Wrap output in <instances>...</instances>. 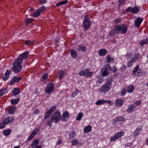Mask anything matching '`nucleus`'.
<instances>
[{
  "mask_svg": "<svg viewBox=\"0 0 148 148\" xmlns=\"http://www.w3.org/2000/svg\"><path fill=\"white\" fill-rule=\"evenodd\" d=\"M127 27L124 25L121 24L116 26L113 29L112 32L110 33L109 35L112 36L118 33L125 34L127 32Z\"/></svg>",
  "mask_w": 148,
  "mask_h": 148,
  "instance_id": "f257e3e1",
  "label": "nucleus"
},
{
  "mask_svg": "<svg viewBox=\"0 0 148 148\" xmlns=\"http://www.w3.org/2000/svg\"><path fill=\"white\" fill-rule=\"evenodd\" d=\"M22 62L16 60L12 64V69L13 72L17 73L21 71L22 68Z\"/></svg>",
  "mask_w": 148,
  "mask_h": 148,
  "instance_id": "f03ea898",
  "label": "nucleus"
},
{
  "mask_svg": "<svg viewBox=\"0 0 148 148\" xmlns=\"http://www.w3.org/2000/svg\"><path fill=\"white\" fill-rule=\"evenodd\" d=\"M91 24L89 16L87 15H86L84 17L82 24L84 29L86 31L90 27Z\"/></svg>",
  "mask_w": 148,
  "mask_h": 148,
  "instance_id": "7ed1b4c3",
  "label": "nucleus"
},
{
  "mask_svg": "<svg viewBox=\"0 0 148 148\" xmlns=\"http://www.w3.org/2000/svg\"><path fill=\"white\" fill-rule=\"evenodd\" d=\"M140 57V54L138 53H135L134 54L133 56L129 61L128 62L127 66L129 67H131L132 66V63L136 62Z\"/></svg>",
  "mask_w": 148,
  "mask_h": 148,
  "instance_id": "20e7f679",
  "label": "nucleus"
},
{
  "mask_svg": "<svg viewBox=\"0 0 148 148\" xmlns=\"http://www.w3.org/2000/svg\"><path fill=\"white\" fill-rule=\"evenodd\" d=\"M61 119V116L60 112L56 111L53 114L51 117V119L52 122L55 123L59 121Z\"/></svg>",
  "mask_w": 148,
  "mask_h": 148,
  "instance_id": "39448f33",
  "label": "nucleus"
},
{
  "mask_svg": "<svg viewBox=\"0 0 148 148\" xmlns=\"http://www.w3.org/2000/svg\"><path fill=\"white\" fill-rule=\"evenodd\" d=\"M54 85L51 82L49 83L45 89V92L46 93L50 94L54 90Z\"/></svg>",
  "mask_w": 148,
  "mask_h": 148,
  "instance_id": "423d86ee",
  "label": "nucleus"
},
{
  "mask_svg": "<svg viewBox=\"0 0 148 148\" xmlns=\"http://www.w3.org/2000/svg\"><path fill=\"white\" fill-rule=\"evenodd\" d=\"M29 52L28 51H26L23 53L21 54L18 56L16 60L21 62H22V63L23 62V60H25L29 56Z\"/></svg>",
  "mask_w": 148,
  "mask_h": 148,
  "instance_id": "0eeeda50",
  "label": "nucleus"
},
{
  "mask_svg": "<svg viewBox=\"0 0 148 148\" xmlns=\"http://www.w3.org/2000/svg\"><path fill=\"white\" fill-rule=\"evenodd\" d=\"M124 134V132L123 131L118 132L115 134L113 136L111 137L110 139L111 142H113L117 140L123 136Z\"/></svg>",
  "mask_w": 148,
  "mask_h": 148,
  "instance_id": "6e6552de",
  "label": "nucleus"
},
{
  "mask_svg": "<svg viewBox=\"0 0 148 148\" xmlns=\"http://www.w3.org/2000/svg\"><path fill=\"white\" fill-rule=\"evenodd\" d=\"M139 65H138L133 71L132 74L134 75L139 76L142 75L143 71L142 69H139Z\"/></svg>",
  "mask_w": 148,
  "mask_h": 148,
  "instance_id": "1a4fd4ad",
  "label": "nucleus"
},
{
  "mask_svg": "<svg viewBox=\"0 0 148 148\" xmlns=\"http://www.w3.org/2000/svg\"><path fill=\"white\" fill-rule=\"evenodd\" d=\"M111 88V87L105 83L103 85L99 90L101 92L104 93L108 92Z\"/></svg>",
  "mask_w": 148,
  "mask_h": 148,
  "instance_id": "9d476101",
  "label": "nucleus"
},
{
  "mask_svg": "<svg viewBox=\"0 0 148 148\" xmlns=\"http://www.w3.org/2000/svg\"><path fill=\"white\" fill-rule=\"evenodd\" d=\"M12 71L10 70H7L5 73L2 75V78L4 81H6L9 77V75L12 74Z\"/></svg>",
  "mask_w": 148,
  "mask_h": 148,
  "instance_id": "9b49d317",
  "label": "nucleus"
},
{
  "mask_svg": "<svg viewBox=\"0 0 148 148\" xmlns=\"http://www.w3.org/2000/svg\"><path fill=\"white\" fill-rule=\"evenodd\" d=\"M69 115L68 112L67 111H65L62 116V121L64 122H66L69 119Z\"/></svg>",
  "mask_w": 148,
  "mask_h": 148,
  "instance_id": "f8f14e48",
  "label": "nucleus"
},
{
  "mask_svg": "<svg viewBox=\"0 0 148 148\" xmlns=\"http://www.w3.org/2000/svg\"><path fill=\"white\" fill-rule=\"evenodd\" d=\"M107 103L108 104H110L111 101H110L105 100L103 99H100L98 100L95 103L97 105H101Z\"/></svg>",
  "mask_w": 148,
  "mask_h": 148,
  "instance_id": "ddd939ff",
  "label": "nucleus"
},
{
  "mask_svg": "<svg viewBox=\"0 0 148 148\" xmlns=\"http://www.w3.org/2000/svg\"><path fill=\"white\" fill-rule=\"evenodd\" d=\"M14 119L12 117L10 116L5 118L3 121V123L5 124H8L12 123Z\"/></svg>",
  "mask_w": 148,
  "mask_h": 148,
  "instance_id": "4468645a",
  "label": "nucleus"
},
{
  "mask_svg": "<svg viewBox=\"0 0 148 148\" xmlns=\"http://www.w3.org/2000/svg\"><path fill=\"white\" fill-rule=\"evenodd\" d=\"M21 79L22 78L21 77L16 76L14 77L10 82V84L12 85L15 82H19Z\"/></svg>",
  "mask_w": 148,
  "mask_h": 148,
  "instance_id": "2eb2a0df",
  "label": "nucleus"
},
{
  "mask_svg": "<svg viewBox=\"0 0 148 148\" xmlns=\"http://www.w3.org/2000/svg\"><path fill=\"white\" fill-rule=\"evenodd\" d=\"M136 109V108L134 105L131 104L128 107L127 110V112L131 113L135 111Z\"/></svg>",
  "mask_w": 148,
  "mask_h": 148,
  "instance_id": "dca6fc26",
  "label": "nucleus"
},
{
  "mask_svg": "<svg viewBox=\"0 0 148 148\" xmlns=\"http://www.w3.org/2000/svg\"><path fill=\"white\" fill-rule=\"evenodd\" d=\"M143 19L141 18L138 17L135 20L134 22L135 26L137 27H139Z\"/></svg>",
  "mask_w": 148,
  "mask_h": 148,
  "instance_id": "f3484780",
  "label": "nucleus"
},
{
  "mask_svg": "<svg viewBox=\"0 0 148 148\" xmlns=\"http://www.w3.org/2000/svg\"><path fill=\"white\" fill-rule=\"evenodd\" d=\"M108 70L103 68H102L101 71V74L102 76H107L109 74Z\"/></svg>",
  "mask_w": 148,
  "mask_h": 148,
  "instance_id": "a211bd4d",
  "label": "nucleus"
},
{
  "mask_svg": "<svg viewBox=\"0 0 148 148\" xmlns=\"http://www.w3.org/2000/svg\"><path fill=\"white\" fill-rule=\"evenodd\" d=\"M123 101L121 99H117L115 103V105L116 106H121L123 104Z\"/></svg>",
  "mask_w": 148,
  "mask_h": 148,
  "instance_id": "6ab92c4d",
  "label": "nucleus"
},
{
  "mask_svg": "<svg viewBox=\"0 0 148 148\" xmlns=\"http://www.w3.org/2000/svg\"><path fill=\"white\" fill-rule=\"evenodd\" d=\"M64 72L62 70H60L58 73V77L60 79H62L64 77Z\"/></svg>",
  "mask_w": 148,
  "mask_h": 148,
  "instance_id": "aec40b11",
  "label": "nucleus"
},
{
  "mask_svg": "<svg viewBox=\"0 0 148 148\" xmlns=\"http://www.w3.org/2000/svg\"><path fill=\"white\" fill-rule=\"evenodd\" d=\"M107 53V51L104 49H101L99 52V55L101 56H105Z\"/></svg>",
  "mask_w": 148,
  "mask_h": 148,
  "instance_id": "412c9836",
  "label": "nucleus"
},
{
  "mask_svg": "<svg viewBox=\"0 0 148 148\" xmlns=\"http://www.w3.org/2000/svg\"><path fill=\"white\" fill-rule=\"evenodd\" d=\"M142 129L141 127H137L134 133V136H138L140 133V130H142Z\"/></svg>",
  "mask_w": 148,
  "mask_h": 148,
  "instance_id": "4be33fe9",
  "label": "nucleus"
},
{
  "mask_svg": "<svg viewBox=\"0 0 148 148\" xmlns=\"http://www.w3.org/2000/svg\"><path fill=\"white\" fill-rule=\"evenodd\" d=\"M39 141L38 139L34 140L31 145V148H35L38 144Z\"/></svg>",
  "mask_w": 148,
  "mask_h": 148,
  "instance_id": "5701e85b",
  "label": "nucleus"
},
{
  "mask_svg": "<svg viewBox=\"0 0 148 148\" xmlns=\"http://www.w3.org/2000/svg\"><path fill=\"white\" fill-rule=\"evenodd\" d=\"M71 55L72 57L73 58L77 57V54L76 51L72 49L71 51Z\"/></svg>",
  "mask_w": 148,
  "mask_h": 148,
  "instance_id": "b1692460",
  "label": "nucleus"
},
{
  "mask_svg": "<svg viewBox=\"0 0 148 148\" xmlns=\"http://www.w3.org/2000/svg\"><path fill=\"white\" fill-rule=\"evenodd\" d=\"M20 92V90L18 88H14V90L12 91L13 95H17L19 94Z\"/></svg>",
  "mask_w": 148,
  "mask_h": 148,
  "instance_id": "393cba45",
  "label": "nucleus"
},
{
  "mask_svg": "<svg viewBox=\"0 0 148 148\" xmlns=\"http://www.w3.org/2000/svg\"><path fill=\"white\" fill-rule=\"evenodd\" d=\"M16 109V107H13L10 108L8 110L9 114H13Z\"/></svg>",
  "mask_w": 148,
  "mask_h": 148,
  "instance_id": "a878e982",
  "label": "nucleus"
},
{
  "mask_svg": "<svg viewBox=\"0 0 148 148\" xmlns=\"http://www.w3.org/2000/svg\"><path fill=\"white\" fill-rule=\"evenodd\" d=\"M91 129L92 127L90 125H88L85 127L84 129V132L85 133H88L91 131Z\"/></svg>",
  "mask_w": 148,
  "mask_h": 148,
  "instance_id": "bb28decb",
  "label": "nucleus"
},
{
  "mask_svg": "<svg viewBox=\"0 0 148 148\" xmlns=\"http://www.w3.org/2000/svg\"><path fill=\"white\" fill-rule=\"evenodd\" d=\"M86 49V47L82 45H79L78 47V51H85Z\"/></svg>",
  "mask_w": 148,
  "mask_h": 148,
  "instance_id": "cd10ccee",
  "label": "nucleus"
},
{
  "mask_svg": "<svg viewBox=\"0 0 148 148\" xmlns=\"http://www.w3.org/2000/svg\"><path fill=\"white\" fill-rule=\"evenodd\" d=\"M134 90V87L133 85L129 86L127 88V90L128 92L132 93L133 92Z\"/></svg>",
  "mask_w": 148,
  "mask_h": 148,
  "instance_id": "c85d7f7f",
  "label": "nucleus"
},
{
  "mask_svg": "<svg viewBox=\"0 0 148 148\" xmlns=\"http://www.w3.org/2000/svg\"><path fill=\"white\" fill-rule=\"evenodd\" d=\"M70 139L73 138L76 136V133L75 131H72L69 134Z\"/></svg>",
  "mask_w": 148,
  "mask_h": 148,
  "instance_id": "c756f323",
  "label": "nucleus"
},
{
  "mask_svg": "<svg viewBox=\"0 0 148 148\" xmlns=\"http://www.w3.org/2000/svg\"><path fill=\"white\" fill-rule=\"evenodd\" d=\"M106 60L108 63L114 62V59L111 57V56L108 55L107 56L106 58Z\"/></svg>",
  "mask_w": 148,
  "mask_h": 148,
  "instance_id": "7c9ffc66",
  "label": "nucleus"
},
{
  "mask_svg": "<svg viewBox=\"0 0 148 148\" xmlns=\"http://www.w3.org/2000/svg\"><path fill=\"white\" fill-rule=\"evenodd\" d=\"M148 42V38H146L142 40L140 42V45L143 46Z\"/></svg>",
  "mask_w": 148,
  "mask_h": 148,
  "instance_id": "2f4dec72",
  "label": "nucleus"
},
{
  "mask_svg": "<svg viewBox=\"0 0 148 148\" xmlns=\"http://www.w3.org/2000/svg\"><path fill=\"white\" fill-rule=\"evenodd\" d=\"M11 132V130L10 129H9L4 130L3 132V134L5 136H7L10 134Z\"/></svg>",
  "mask_w": 148,
  "mask_h": 148,
  "instance_id": "473e14b6",
  "label": "nucleus"
},
{
  "mask_svg": "<svg viewBox=\"0 0 148 148\" xmlns=\"http://www.w3.org/2000/svg\"><path fill=\"white\" fill-rule=\"evenodd\" d=\"M20 100V98H19L17 99H13L11 101V103L13 105L16 104Z\"/></svg>",
  "mask_w": 148,
  "mask_h": 148,
  "instance_id": "72a5a7b5",
  "label": "nucleus"
},
{
  "mask_svg": "<svg viewBox=\"0 0 148 148\" xmlns=\"http://www.w3.org/2000/svg\"><path fill=\"white\" fill-rule=\"evenodd\" d=\"M68 1L67 0L64 1L60 2L56 4V6L57 7H59L62 5H64L68 3Z\"/></svg>",
  "mask_w": 148,
  "mask_h": 148,
  "instance_id": "f704fd0d",
  "label": "nucleus"
},
{
  "mask_svg": "<svg viewBox=\"0 0 148 148\" xmlns=\"http://www.w3.org/2000/svg\"><path fill=\"white\" fill-rule=\"evenodd\" d=\"M68 1L67 0L64 1L60 2L56 4V6L57 7H59L62 5H64L68 3Z\"/></svg>",
  "mask_w": 148,
  "mask_h": 148,
  "instance_id": "c9c22d12",
  "label": "nucleus"
},
{
  "mask_svg": "<svg viewBox=\"0 0 148 148\" xmlns=\"http://www.w3.org/2000/svg\"><path fill=\"white\" fill-rule=\"evenodd\" d=\"M139 11V9L137 7H134L132 8V12L134 13H136Z\"/></svg>",
  "mask_w": 148,
  "mask_h": 148,
  "instance_id": "e433bc0d",
  "label": "nucleus"
},
{
  "mask_svg": "<svg viewBox=\"0 0 148 148\" xmlns=\"http://www.w3.org/2000/svg\"><path fill=\"white\" fill-rule=\"evenodd\" d=\"M56 107L54 106L51 107L47 111L49 112L51 114L56 109Z\"/></svg>",
  "mask_w": 148,
  "mask_h": 148,
  "instance_id": "4c0bfd02",
  "label": "nucleus"
},
{
  "mask_svg": "<svg viewBox=\"0 0 148 148\" xmlns=\"http://www.w3.org/2000/svg\"><path fill=\"white\" fill-rule=\"evenodd\" d=\"M40 13L37 10L33 14V16L35 17H38Z\"/></svg>",
  "mask_w": 148,
  "mask_h": 148,
  "instance_id": "58836bf2",
  "label": "nucleus"
},
{
  "mask_svg": "<svg viewBox=\"0 0 148 148\" xmlns=\"http://www.w3.org/2000/svg\"><path fill=\"white\" fill-rule=\"evenodd\" d=\"M25 25H27L28 24L32 23L33 20L32 19L27 18L25 21Z\"/></svg>",
  "mask_w": 148,
  "mask_h": 148,
  "instance_id": "ea45409f",
  "label": "nucleus"
},
{
  "mask_svg": "<svg viewBox=\"0 0 148 148\" xmlns=\"http://www.w3.org/2000/svg\"><path fill=\"white\" fill-rule=\"evenodd\" d=\"M112 81L110 78H109L107 79V82L106 83L111 87L112 85Z\"/></svg>",
  "mask_w": 148,
  "mask_h": 148,
  "instance_id": "a19ab883",
  "label": "nucleus"
},
{
  "mask_svg": "<svg viewBox=\"0 0 148 148\" xmlns=\"http://www.w3.org/2000/svg\"><path fill=\"white\" fill-rule=\"evenodd\" d=\"M83 116V114L82 112L79 113L78 115L77 116L76 118V120L77 121H80L81 120Z\"/></svg>",
  "mask_w": 148,
  "mask_h": 148,
  "instance_id": "79ce46f5",
  "label": "nucleus"
},
{
  "mask_svg": "<svg viewBox=\"0 0 148 148\" xmlns=\"http://www.w3.org/2000/svg\"><path fill=\"white\" fill-rule=\"evenodd\" d=\"M46 8L44 6H42L39 9L37 10L41 13L43 12L45 10Z\"/></svg>",
  "mask_w": 148,
  "mask_h": 148,
  "instance_id": "37998d69",
  "label": "nucleus"
},
{
  "mask_svg": "<svg viewBox=\"0 0 148 148\" xmlns=\"http://www.w3.org/2000/svg\"><path fill=\"white\" fill-rule=\"evenodd\" d=\"M111 66L109 64H107L104 66L103 68L105 69H106V70L108 71L110 70H111Z\"/></svg>",
  "mask_w": 148,
  "mask_h": 148,
  "instance_id": "c03bdc74",
  "label": "nucleus"
},
{
  "mask_svg": "<svg viewBox=\"0 0 148 148\" xmlns=\"http://www.w3.org/2000/svg\"><path fill=\"white\" fill-rule=\"evenodd\" d=\"M7 91V89L6 88H2L1 90H0V92L1 94H3V95L6 93Z\"/></svg>",
  "mask_w": 148,
  "mask_h": 148,
  "instance_id": "a18cd8bd",
  "label": "nucleus"
},
{
  "mask_svg": "<svg viewBox=\"0 0 148 148\" xmlns=\"http://www.w3.org/2000/svg\"><path fill=\"white\" fill-rule=\"evenodd\" d=\"M51 114L49 112L47 111L45 113L44 116V119L46 120L50 116Z\"/></svg>",
  "mask_w": 148,
  "mask_h": 148,
  "instance_id": "49530a36",
  "label": "nucleus"
},
{
  "mask_svg": "<svg viewBox=\"0 0 148 148\" xmlns=\"http://www.w3.org/2000/svg\"><path fill=\"white\" fill-rule=\"evenodd\" d=\"M78 143V141L77 139L73 140L72 142V145H76Z\"/></svg>",
  "mask_w": 148,
  "mask_h": 148,
  "instance_id": "de8ad7c7",
  "label": "nucleus"
},
{
  "mask_svg": "<svg viewBox=\"0 0 148 148\" xmlns=\"http://www.w3.org/2000/svg\"><path fill=\"white\" fill-rule=\"evenodd\" d=\"M48 75L47 73H45L42 75V77L44 81H46L48 77Z\"/></svg>",
  "mask_w": 148,
  "mask_h": 148,
  "instance_id": "09e8293b",
  "label": "nucleus"
},
{
  "mask_svg": "<svg viewBox=\"0 0 148 148\" xmlns=\"http://www.w3.org/2000/svg\"><path fill=\"white\" fill-rule=\"evenodd\" d=\"M34 41H32L30 40L26 41L25 43V44L27 45H30L34 43Z\"/></svg>",
  "mask_w": 148,
  "mask_h": 148,
  "instance_id": "8fccbe9b",
  "label": "nucleus"
},
{
  "mask_svg": "<svg viewBox=\"0 0 148 148\" xmlns=\"http://www.w3.org/2000/svg\"><path fill=\"white\" fill-rule=\"evenodd\" d=\"M39 129L38 128H36L34 130L33 132L32 133L34 135H36L38 132Z\"/></svg>",
  "mask_w": 148,
  "mask_h": 148,
  "instance_id": "3c124183",
  "label": "nucleus"
},
{
  "mask_svg": "<svg viewBox=\"0 0 148 148\" xmlns=\"http://www.w3.org/2000/svg\"><path fill=\"white\" fill-rule=\"evenodd\" d=\"M35 135L32 133L28 137V138L27 139V140L28 141H30L32 139V138L34 137Z\"/></svg>",
  "mask_w": 148,
  "mask_h": 148,
  "instance_id": "603ef678",
  "label": "nucleus"
},
{
  "mask_svg": "<svg viewBox=\"0 0 148 148\" xmlns=\"http://www.w3.org/2000/svg\"><path fill=\"white\" fill-rule=\"evenodd\" d=\"M79 74L80 76H85V70H84V71H80Z\"/></svg>",
  "mask_w": 148,
  "mask_h": 148,
  "instance_id": "864d4df0",
  "label": "nucleus"
},
{
  "mask_svg": "<svg viewBox=\"0 0 148 148\" xmlns=\"http://www.w3.org/2000/svg\"><path fill=\"white\" fill-rule=\"evenodd\" d=\"M132 54V53L131 52H129L127 54L125 55V56L127 58H130Z\"/></svg>",
  "mask_w": 148,
  "mask_h": 148,
  "instance_id": "5fc2aeb1",
  "label": "nucleus"
},
{
  "mask_svg": "<svg viewBox=\"0 0 148 148\" xmlns=\"http://www.w3.org/2000/svg\"><path fill=\"white\" fill-rule=\"evenodd\" d=\"M93 74V73L92 72H90V70L88 73L86 75V77H91Z\"/></svg>",
  "mask_w": 148,
  "mask_h": 148,
  "instance_id": "6e6d98bb",
  "label": "nucleus"
},
{
  "mask_svg": "<svg viewBox=\"0 0 148 148\" xmlns=\"http://www.w3.org/2000/svg\"><path fill=\"white\" fill-rule=\"evenodd\" d=\"M117 121H123L124 120L125 118L122 116H119L117 119Z\"/></svg>",
  "mask_w": 148,
  "mask_h": 148,
  "instance_id": "4d7b16f0",
  "label": "nucleus"
},
{
  "mask_svg": "<svg viewBox=\"0 0 148 148\" xmlns=\"http://www.w3.org/2000/svg\"><path fill=\"white\" fill-rule=\"evenodd\" d=\"M112 72L115 73L117 71V69L115 66H113L112 69L111 68L110 70Z\"/></svg>",
  "mask_w": 148,
  "mask_h": 148,
  "instance_id": "13d9d810",
  "label": "nucleus"
},
{
  "mask_svg": "<svg viewBox=\"0 0 148 148\" xmlns=\"http://www.w3.org/2000/svg\"><path fill=\"white\" fill-rule=\"evenodd\" d=\"M52 121L51 119L50 120H48L46 121L47 124L46 125L48 126H51V123Z\"/></svg>",
  "mask_w": 148,
  "mask_h": 148,
  "instance_id": "bf43d9fd",
  "label": "nucleus"
},
{
  "mask_svg": "<svg viewBox=\"0 0 148 148\" xmlns=\"http://www.w3.org/2000/svg\"><path fill=\"white\" fill-rule=\"evenodd\" d=\"M126 92V90L124 89H123L121 92V95L122 96L124 95L125 94Z\"/></svg>",
  "mask_w": 148,
  "mask_h": 148,
  "instance_id": "052dcab7",
  "label": "nucleus"
},
{
  "mask_svg": "<svg viewBox=\"0 0 148 148\" xmlns=\"http://www.w3.org/2000/svg\"><path fill=\"white\" fill-rule=\"evenodd\" d=\"M125 0H119V5L121 6L124 4L125 3Z\"/></svg>",
  "mask_w": 148,
  "mask_h": 148,
  "instance_id": "680f3d73",
  "label": "nucleus"
},
{
  "mask_svg": "<svg viewBox=\"0 0 148 148\" xmlns=\"http://www.w3.org/2000/svg\"><path fill=\"white\" fill-rule=\"evenodd\" d=\"M47 0H39L40 3L43 4L46 3Z\"/></svg>",
  "mask_w": 148,
  "mask_h": 148,
  "instance_id": "e2e57ef3",
  "label": "nucleus"
},
{
  "mask_svg": "<svg viewBox=\"0 0 148 148\" xmlns=\"http://www.w3.org/2000/svg\"><path fill=\"white\" fill-rule=\"evenodd\" d=\"M141 103V101H140L138 100L135 102L134 104L138 106L140 105Z\"/></svg>",
  "mask_w": 148,
  "mask_h": 148,
  "instance_id": "0e129e2a",
  "label": "nucleus"
},
{
  "mask_svg": "<svg viewBox=\"0 0 148 148\" xmlns=\"http://www.w3.org/2000/svg\"><path fill=\"white\" fill-rule=\"evenodd\" d=\"M77 94V93L76 92H73L71 95V96L73 97H75Z\"/></svg>",
  "mask_w": 148,
  "mask_h": 148,
  "instance_id": "69168bd1",
  "label": "nucleus"
},
{
  "mask_svg": "<svg viewBox=\"0 0 148 148\" xmlns=\"http://www.w3.org/2000/svg\"><path fill=\"white\" fill-rule=\"evenodd\" d=\"M121 21V20L119 18H117L114 21V22L115 23H120Z\"/></svg>",
  "mask_w": 148,
  "mask_h": 148,
  "instance_id": "338daca9",
  "label": "nucleus"
},
{
  "mask_svg": "<svg viewBox=\"0 0 148 148\" xmlns=\"http://www.w3.org/2000/svg\"><path fill=\"white\" fill-rule=\"evenodd\" d=\"M132 8L131 7H128L127 9H126V11L128 12H132Z\"/></svg>",
  "mask_w": 148,
  "mask_h": 148,
  "instance_id": "774afa93",
  "label": "nucleus"
}]
</instances>
